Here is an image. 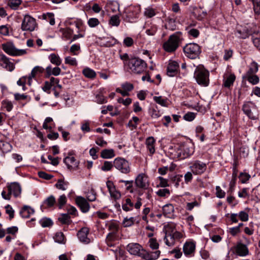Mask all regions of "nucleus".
<instances>
[{
  "mask_svg": "<svg viewBox=\"0 0 260 260\" xmlns=\"http://www.w3.org/2000/svg\"><path fill=\"white\" fill-rule=\"evenodd\" d=\"M101 156L103 158H111L115 156L114 151L112 149H104L101 151Z\"/></svg>",
  "mask_w": 260,
  "mask_h": 260,
  "instance_id": "cd10ccee",
  "label": "nucleus"
},
{
  "mask_svg": "<svg viewBox=\"0 0 260 260\" xmlns=\"http://www.w3.org/2000/svg\"><path fill=\"white\" fill-rule=\"evenodd\" d=\"M83 75L89 78H94L96 76L95 72L92 69L87 68L83 70Z\"/></svg>",
  "mask_w": 260,
  "mask_h": 260,
  "instance_id": "e433bc0d",
  "label": "nucleus"
},
{
  "mask_svg": "<svg viewBox=\"0 0 260 260\" xmlns=\"http://www.w3.org/2000/svg\"><path fill=\"white\" fill-rule=\"evenodd\" d=\"M2 104L3 108L6 109L8 112L11 111L13 107L12 102L8 100L3 101Z\"/></svg>",
  "mask_w": 260,
  "mask_h": 260,
  "instance_id": "864d4df0",
  "label": "nucleus"
},
{
  "mask_svg": "<svg viewBox=\"0 0 260 260\" xmlns=\"http://www.w3.org/2000/svg\"><path fill=\"white\" fill-rule=\"evenodd\" d=\"M236 36L241 39H246L250 35V32L246 28L243 27H240L237 29Z\"/></svg>",
  "mask_w": 260,
  "mask_h": 260,
  "instance_id": "a878e982",
  "label": "nucleus"
},
{
  "mask_svg": "<svg viewBox=\"0 0 260 260\" xmlns=\"http://www.w3.org/2000/svg\"><path fill=\"white\" fill-rule=\"evenodd\" d=\"M121 87L124 89L127 93L134 89V86L132 83L125 82L121 85Z\"/></svg>",
  "mask_w": 260,
  "mask_h": 260,
  "instance_id": "bf43d9fd",
  "label": "nucleus"
},
{
  "mask_svg": "<svg viewBox=\"0 0 260 260\" xmlns=\"http://www.w3.org/2000/svg\"><path fill=\"white\" fill-rule=\"evenodd\" d=\"M0 66L10 72L13 71L15 68L14 63L4 54L0 55Z\"/></svg>",
  "mask_w": 260,
  "mask_h": 260,
  "instance_id": "4468645a",
  "label": "nucleus"
},
{
  "mask_svg": "<svg viewBox=\"0 0 260 260\" xmlns=\"http://www.w3.org/2000/svg\"><path fill=\"white\" fill-rule=\"evenodd\" d=\"M252 41L254 46L260 50V34L253 36Z\"/></svg>",
  "mask_w": 260,
  "mask_h": 260,
  "instance_id": "c03bdc74",
  "label": "nucleus"
},
{
  "mask_svg": "<svg viewBox=\"0 0 260 260\" xmlns=\"http://www.w3.org/2000/svg\"><path fill=\"white\" fill-rule=\"evenodd\" d=\"M176 224L173 222H169L166 226V233H172L174 232Z\"/></svg>",
  "mask_w": 260,
  "mask_h": 260,
  "instance_id": "3c124183",
  "label": "nucleus"
},
{
  "mask_svg": "<svg viewBox=\"0 0 260 260\" xmlns=\"http://www.w3.org/2000/svg\"><path fill=\"white\" fill-rule=\"evenodd\" d=\"M12 148L11 145L7 142L3 141H0V150L3 153H8L10 152Z\"/></svg>",
  "mask_w": 260,
  "mask_h": 260,
  "instance_id": "bb28decb",
  "label": "nucleus"
},
{
  "mask_svg": "<svg viewBox=\"0 0 260 260\" xmlns=\"http://www.w3.org/2000/svg\"><path fill=\"white\" fill-rule=\"evenodd\" d=\"M7 190L9 191L11 196L13 194L16 198L19 197L21 192L20 185L16 182L12 183L8 185Z\"/></svg>",
  "mask_w": 260,
  "mask_h": 260,
  "instance_id": "f3484780",
  "label": "nucleus"
},
{
  "mask_svg": "<svg viewBox=\"0 0 260 260\" xmlns=\"http://www.w3.org/2000/svg\"><path fill=\"white\" fill-rule=\"evenodd\" d=\"M175 239L172 233H166L164 240L166 244L168 246H172L174 245Z\"/></svg>",
  "mask_w": 260,
  "mask_h": 260,
  "instance_id": "c85d7f7f",
  "label": "nucleus"
},
{
  "mask_svg": "<svg viewBox=\"0 0 260 260\" xmlns=\"http://www.w3.org/2000/svg\"><path fill=\"white\" fill-rule=\"evenodd\" d=\"M126 249L131 254L139 256L146 260L156 259L160 254L159 250L148 252L143 248L141 245L137 243L128 244Z\"/></svg>",
  "mask_w": 260,
  "mask_h": 260,
  "instance_id": "f257e3e1",
  "label": "nucleus"
},
{
  "mask_svg": "<svg viewBox=\"0 0 260 260\" xmlns=\"http://www.w3.org/2000/svg\"><path fill=\"white\" fill-rule=\"evenodd\" d=\"M233 249L235 250V252L240 256H245L249 253L247 246L241 242H238L233 247Z\"/></svg>",
  "mask_w": 260,
  "mask_h": 260,
  "instance_id": "ddd939ff",
  "label": "nucleus"
},
{
  "mask_svg": "<svg viewBox=\"0 0 260 260\" xmlns=\"http://www.w3.org/2000/svg\"><path fill=\"white\" fill-rule=\"evenodd\" d=\"M45 70L47 77H49L51 75L58 76L61 72V69L59 67H56L52 69L51 66H48Z\"/></svg>",
  "mask_w": 260,
  "mask_h": 260,
  "instance_id": "5701e85b",
  "label": "nucleus"
},
{
  "mask_svg": "<svg viewBox=\"0 0 260 260\" xmlns=\"http://www.w3.org/2000/svg\"><path fill=\"white\" fill-rule=\"evenodd\" d=\"M49 59L50 62L57 66H58L61 63V59L57 55L52 53L49 56Z\"/></svg>",
  "mask_w": 260,
  "mask_h": 260,
  "instance_id": "c756f323",
  "label": "nucleus"
},
{
  "mask_svg": "<svg viewBox=\"0 0 260 260\" xmlns=\"http://www.w3.org/2000/svg\"><path fill=\"white\" fill-rule=\"evenodd\" d=\"M67 199L64 194L60 196L57 200L58 205L60 209L62 208L67 203Z\"/></svg>",
  "mask_w": 260,
  "mask_h": 260,
  "instance_id": "8fccbe9b",
  "label": "nucleus"
},
{
  "mask_svg": "<svg viewBox=\"0 0 260 260\" xmlns=\"http://www.w3.org/2000/svg\"><path fill=\"white\" fill-rule=\"evenodd\" d=\"M174 210V207L172 204H166L162 208L164 215L169 218L173 216Z\"/></svg>",
  "mask_w": 260,
  "mask_h": 260,
  "instance_id": "393cba45",
  "label": "nucleus"
},
{
  "mask_svg": "<svg viewBox=\"0 0 260 260\" xmlns=\"http://www.w3.org/2000/svg\"><path fill=\"white\" fill-rule=\"evenodd\" d=\"M245 78L252 85L257 84L259 81L258 77L254 74L245 75Z\"/></svg>",
  "mask_w": 260,
  "mask_h": 260,
  "instance_id": "7c9ffc66",
  "label": "nucleus"
},
{
  "mask_svg": "<svg viewBox=\"0 0 260 260\" xmlns=\"http://www.w3.org/2000/svg\"><path fill=\"white\" fill-rule=\"evenodd\" d=\"M55 203V199L54 196H50L47 198L44 201V203L48 207H51L53 206Z\"/></svg>",
  "mask_w": 260,
  "mask_h": 260,
  "instance_id": "6e6d98bb",
  "label": "nucleus"
},
{
  "mask_svg": "<svg viewBox=\"0 0 260 260\" xmlns=\"http://www.w3.org/2000/svg\"><path fill=\"white\" fill-rule=\"evenodd\" d=\"M149 113L152 118L156 119L161 116L159 111H157L154 108H151L149 110Z\"/></svg>",
  "mask_w": 260,
  "mask_h": 260,
  "instance_id": "5fc2aeb1",
  "label": "nucleus"
},
{
  "mask_svg": "<svg viewBox=\"0 0 260 260\" xmlns=\"http://www.w3.org/2000/svg\"><path fill=\"white\" fill-rule=\"evenodd\" d=\"M54 239L55 242L61 243L64 240V235L61 232L57 233L55 234Z\"/></svg>",
  "mask_w": 260,
  "mask_h": 260,
  "instance_id": "052dcab7",
  "label": "nucleus"
},
{
  "mask_svg": "<svg viewBox=\"0 0 260 260\" xmlns=\"http://www.w3.org/2000/svg\"><path fill=\"white\" fill-rule=\"evenodd\" d=\"M194 77L197 83L203 86H207L209 83V72L203 67L197 68Z\"/></svg>",
  "mask_w": 260,
  "mask_h": 260,
  "instance_id": "7ed1b4c3",
  "label": "nucleus"
},
{
  "mask_svg": "<svg viewBox=\"0 0 260 260\" xmlns=\"http://www.w3.org/2000/svg\"><path fill=\"white\" fill-rule=\"evenodd\" d=\"M196 117V114L193 112H188L186 113L184 116L183 118L188 121H192Z\"/></svg>",
  "mask_w": 260,
  "mask_h": 260,
  "instance_id": "e2e57ef3",
  "label": "nucleus"
},
{
  "mask_svg": "<svg viewBox=\"0 0 260 260\" xmlns=\"http://www.w3.org/2000/svg\"><path fill=\"white\" fill-rule=\"evenodd\" d=\"M236 77L234 74L230 75L224 81L223 85L225 87H230L233 84Z\"/></svg>",
  "mask_w": 260,
  "mask_h": 260,
  "instance_id": "c9c22d12",
  "label": "nucleus"
},
{
  "mask_svg": "<svg viewBox=\"0 0 260 260\" xmlns=\"http://www.w3.org/2000/svg\"><path fill=\"white\" fill-rule=\"evenodd\" d=\"M242 110L250 119H256L258 116V110L256 105L252 102L245 103L242 107Z\"/></svg>",
  "mask_w": 260,
  "mask_h": 260,
  "instance_id": "423d86ee",
  "label": "nucleus"
},
{
  "mask_svg": "<svg viewBox=\"0 0 260 260\" xmlns=\"http://www.w3.org/2000/svg\"><path fill=\"white\" fill-rule=\"evenodd\" d=\"M149 247L152 249H157L159 247V244L155 238H151L148 242Z\"/></svg>",
  "mask_w": 260,
  "mask_h": 260,
  "instance_id": "49530a36",
  "label": "nucleus"
},
{
  "mask_svg": "<svg viewBox=\"0 0 260 260\" xmlns=\"http://www.w3.org/2000/svg\"><path fill=\"white\" fill-rule=\"evenodd\" d=\"M207 168V164L201 160H196L190 162L189 169L196 175H200L205 172Z\"/></svg>",
  "mask_w": 260,
  "mask_h": 260,
  "instance_id": "0eeeda50",
  "label": "nucleus"
},
{
  "mask_svg": "<svg viewBox=\"0 0 260 260\" xmlns=\"http://www.w3.org/2000/svg\"><path fill=\"white\" fill-rule=\"evenodd\" d=\"M109 230L111 231L110 233H115L118 229V225L116 223L112 222L109 225Z\"/></svg>",
  "mask_w": 260,
  "mask_h": 260,
  "instance_id": "774afa93",
  "label": "nucleus"
},
{
  "mask_svg": "<svg viewBox=\"0 0 260 260\" xmlns=\"http://www.w3.org/2000/svg\"><path fill=\"white\" fill-rule=\"evenodd\" d=\"M179 69V64L175 61H171L167 68V74L170 77L174 76L178 72Z\"/></svg>",
  "mask_w": 260,
  "mask_h": 260,
  "instance_id": "aec40b11",
  "label": "nucleus"
},
{
  "mask_svg": "<svg viewBox=\"0 0 260 260\" xmlns=\"http://www.w3.org/2000/svg\"><path fill=\"white\" fill-rule=\"evenodd\" d=\"M124 64H126V63L124 62ZM126 64L131 72L135 74L142 73L147 67V64L145 61L138 57H134L129 59Z\"/></svg>",
  "mask_w": 260,
  "mask_h": 260,
  "instance_id": "f03ea898",
  "label": "nucleus"
},
{
  "mask_svg": "<svg viewBox=\"0 0 260 260\" xmlns=\"http://www.w3.org/2000/svg\"><path fill=\"white\" fill-rule=\"evenodd\" d=\"M134 207V203L132 202L131 200L127 198L125 200V202L122 205V209L125 211H129L132 210Z\"/></svg>",
  "mask_w": 260,
  "mask_h": 260,
  "instance_id": "473e14b6",
  "label": "nucleus"
},
{
  "mask_svg": "<svg viewBox=\"0 0 260 260\" xmlns=\"http://www.w3.org/2000/svg\"><path fill=\"white\" fill-rule=\"evenodd\" d=\"M106 186L111 197L115 200L119 199L121 198L120 192L117 190L112 181L108 180L106 182Z\"/></svg>",
  "mask_w": 260,
  "mask_h": 260,
  "instance_id": "2eb2a0df",
  "label": "nucleus"
},
{
  "mask_svg": "<svg viewBox=\"0 0 260 260\" xmlns=\"http://www.w3.org/2000/svg\"><path fill=\"white\" fill-rule=\"evenodd\" d=\"M64 62L65 63L70 66H76L77 65V61L76 59L71 56H67L65 57Z\"/></svg>",
  "mask_w": 260,
  "mask_h": 260,
  "instance_id": "37998d69",
  "label": "nucleus"
},
{
  "mask_svg": "<svg viewBox=\"0 0 260 260\" xmlns=\"http://www.w3.org/2000/svg\"><path fill=\"white\" fill-rule=\"evenodd\" d=\"M69 185L68 182L64 181L62 179H59L57 183L55 184V187L62 190H66Z\"/></svg>",
  "mask_w": 260,
  "mask_h": 260,
  "instance_id": "72a5a7b5",
  "label": "nucleus"
},
{
  "mask_svg": "<svg viewBox=\"0 0 260 260\" xmlns=\"http://www.w3.org/2000/svg\"><path fill=\"white\" fill-rule=\"evenodd\" d=\"M35 212L34 209L30 206L25 205L20 211V214L23 218H28Z\"/></svg>",
  "mask_w": 260,
  "mask_h": 260,
  "instance_id": "4be33fe9",
  "label": "nucleus"
},
{
  "mask_svg": "<svg viewBox=\"0 0 260 260\" xmlns=\"http://www.w3.org/2000/svg\"><path fill=\"white\" fill-rule=\"evenodd\" d=\"M134 223V218L131 217L129 218H125L123 221V224L124 227H128L133 225Z\"/></svg>",
  "mask_w": 260,
  "mask_h": 260,
  "instance_id": "0e129e2a",
  "label": "nucleus"
},
{
  "mask_svg": "<svg viewBox=\"0 0 260 260\" xmlns=\"http://www.w3.org/2000/svg\"><path fill=\"white\" fill-rule=\"evenodd\" d=\"M88 24L90 27H94L100 24V21L96 18H91L88 20Z\"/></svg>",
  "mask_w": 260,
  "mask_h": 260,
  "instance_id": "4d7b16f0",
  "label": "nucleus"
},
{
  "mask_svg": "<svg viewBox=\"0 0 260 260\" xmlns=\"http://www.w3.org/2000/svg\"><path fill=\"white\" fill-rule=\"evenodd\" d=\"M44 71V69L42 67L36 66L32 70L30 74L28 77V84H31L30 81L34 78L38 74L42 73Z\"/></svg>",
  "mask_w": 260,
  "mask_h": 260,
  "instance_id": "b1692460",
  "label": "nucleus"
},
{
  "mask_svg": "<svg viewBox=\"0 0 260 260\" xmlns=\"http://www.w3.org/2000/svg\"><path fill=\"white\" fill-rule=\"evenodd\" d=\"M58 219L62 224H69L71 222L70 216L68 214H62Z\"/></svg>",
  "mask_w": 260,
  "mask_h": 260,
  "instance_id": "4c0bfd02",
  "label": "nucleus"
},
{
  "mask_svg": "<svg viewBox=\"0 0 260 260\" xmlns=\"http://www.w3.org/2000/svg\"><path fill=\"white\" fill-rule=\"evenodd\" d=\"M196 249V244L192 242H186L183 247L184 254L188 256L194 255Z\"/></svg>",
  "mask_w": 260,
  "mask_h": 260,
  "instance_id": "dca6fc26",
  "label": "nucleus"
},
{
  "mask_svg": "<svg viewBox=\"0 0 260 260\" xmlns=\"http://www.w3.org/2000/svg\"><path fill=\"white\" fill-rule=\"evenodd\" d=\"M157 27L156 25H152L146 30V33L149 36H154L156 32Z\"/></svg>",
  "mask_w": 260,
  "mask_h": 260,
  "instance_id": "603ef678",
  "label": "nucleus"
},
{
  "mask_svg": "<svg viewBox=\"0 0 260 260\" xmlns=\"http://www.w3.org/2000/svg\"><path fill=\"white\" fill-rule=\"evenodd\" d=\"M180 38L178 35L175 34L170 36L169 40L163 45L164 50L168 52L175 51L178 47Z\"/></svg>",
  "mask_w": 260,
  "mask_h": 260,
  "instance_id": "39448f33",
  "label": "nucleus"
},
{
  "mask_svg": "<svg viewBox=\"0 0 260 260\" xmlns=\"http://www.w3.org/2000/svg\"><path fill=\"white\" fill-rule=\"evenodd\" d=\"M156 193L158 196L164 197L170 194V190L167 188L160 189L157 191Z\"/></svg>",
  "mask_w": 260,
  "mask_h": 260,
  "instance_id": "680f3d73",
  "label": "nucleus"
},
{
  "mask_svg": "<svg viewBox=\"0 0 260 260\" xmlns=\"http://www.w3.org/2000/svg\"><path fill=\"white\" fill-rule=\"evenodd\" d=\"M21 3V0H9L8 5L13 10H17Z\"/></svg>",
  "mask_w": 260,
  "mask_h": 260,
  "instance_id": "f704fd0d",
  "label": "nucleus"
},
{
  "mask_svg": "<svg viewBox=\"0 0 260 260\" xmlns=\"http://www.w3.org/2000/svg\"><path fill=\"white\" fill-rule=\"evenodd\" d=\"M89 234V229L87 228H82L77 234L79 240L85 244H88L90 242L89 238L87 237Z\"/></svg>",
  "mask_w": 260,
  "mask_h": 260,
  "instance_id": "a211bd4d",
  "label": "nucleus"
},
{
  "mask_svg": "<svg viewBox=\"0 0 260 260\" xmlns=\"http://www.w3.org/2000/svg\"><path fill=\"white\" fill-rule=\"evenodd\" d=\"M5 209L6 213L9 214V218L10 220H11L14 217V210L13 209L12 207L9 205L6 206Z\"/></svg>",
  "mask_w": 260,
  "mask_h": 260,
  "instance_id": "13d9d810",
  "label": "nucleus"
},
{
  "mask_svg": "<svg viewBox=\"0 0 260 260\" xmlns=\"http://www.w3.org/2000/svg\"><path fill=\"white\" fill-rule=\"evenodd\" d=\"M155 140L153 137H149L146 140L145 144L150 154L152 155L155 151L154 144Z\"/></svg>",
  "mask_w": 260,
  "mask_h": 260,
  "instance_id": "412c9836",
  "label": "nucleus"
},
{
  "mask_svg": "<svg viewBox=\"0 0 260 260\" xmlns=\"http://www.w3.org/2000/svg\"><path fill=\"white\" fill-rule=\"evenodd\" d=\"M86 198L89 202H93L96 200V192L93 189L87 192Z\"/></svg>",
  "mask_w": 260,
  "mask_h": 260,
  "instance_id": "a19ab883",
  "label": "nucleus"
},
{
  "mask_svg": "<svg viewBox=\"0 0 260 260\" xmlns=\"http://www.w3.org/2000/svg\"><path fill=\"white\" fill-rule=\"evenodd\" d=\"M75 202L82 212L86 213L89 210L90 205L84 198L78 196L75 199Z\"/></svg>",
  "mask_w": 260,
  "mask_h": 260,
  "instance_id": "9b49d317",
  "label": "nucleus"
},
{
  "mask_svg": "<svg viewBox=\"0 0 260 260\" xmlns=\"http://www.w3.org/2000/svg\"><path fill=\"white\" fill-rule=\"evenodd\" d=\"M240 219L242 221H247L248 220L249 216L247 213L245 211H241L238 215Z\"/></svg>",
  "mask_w": 260,
  "mask_h": 260,
  "instance_id": "338daca9",
  "label": "nucleus"
},
{
  "mask_svg": "<svg viewBox=\"0 0 260 260\" xmlns=\"http://www.w3.org/2000/svg\"><path fill=\"white\" fill-rule=\"evenodd\" d=\"M80 50V46L79 44H73L70 49V52L74 55H77L78 51Z\"/></svg>",
  "mask_w": 260,
  "mask_h": 260,
  "instance_id": "09e8293b",
  "label": "nucleus"
},
{
  "mask_svg": "<svg viewBox=\"0 0 260 260\" xmlns=\"http://www.w3.org/2000/svg\"><path fill=\"white\" fill-rule=\"evenodd\" d=\"M114 167L123 174H128L131 171L129 162L122 158H115L114 160Z\"/></svg>",
  "mask_w": 260,
  "mask_h": 260,
  "instance_id": "9d476101",
  "label": "nucleus"
},
{
  "mask_svg": "<svg viewBox=\"0 0 260 260\" xmlns=\"http://www.w3.org/2000/svg\"><path fill=\"white\" fill-rule=\"evenodd\" d=\"M135 182L137 187L140 188L146 189L149 186L147 177L143 173L138 175Z\"/></svg>",
  "mask_w": 260,
  "mask_h": 260,
  "instance_id": "f8f14e48",
  "label": "nucleus"
},
{
  "mask_svg": "<svg viewBox=\"0 0 260 260\" xmlns=\"http://www.w3.org/2000/svg\"><path fill=\"white\" fill-rule=\"evenodd\" d=\"M3 50L11 56H20L26 53L24 49H18L11 42H8L2 45Z\"/></svg>",
  "mask_w": 260,
  "mask_h": 260,
  "instance_id": "6e6552de",
  "label": "nucleus"
},
{
  "mask_svg": "<svg viewBox=\"0 0 260 260\" xmlns=\"http://www.w3.org/2000/svg\"><path fill=\"white\" fill-rule=\"evenodd\" d=\"M63 162L69 169H77L79 165V161L74 156H68L64 158Z\"/></svg>",
  "mask_w": 260,
  "mask_h": 260,
  "instance_id": "6ab92c4d",
  "label": "nucleus"
},
{
  "mask_svg": "<svg viewBox=\"0 0 260 260\" xmlns=\"http://www.w3.org/2000/svg\"><path fill=\"white\" fill-rule=\"evenodd\" d=\"M144 14L147 18H151L156 15L155 10L150 7H147L145 8Z\"/></svg>",
  "mask_w": 260,
  "mask_h": 260,
  "instance_id": "58836bf2",
  "label": "nucleus"
},
{
  "mask_svg": "<svg viewBox=\"0 0 260 260\" xmlns=\"http://www.w3.org/2000/svg\"><path fill=\"white\" fill-rule=\"evenodd\" d=\"M250 177V175L246 173H241L239 176L242 183H246L249 180Z\"/></svg>",
  "mask_w": 260,
  "mask_h": 260,
  "instance_id": "de8ad7c7",
  "label": "nucleus"
},
{
  "mask_svg": "<svg viewBox=\"0 0 260 260\" xmlns=\"http://www.w3.org/2000/svg\"><path fill=\"white\" fill-rule=\"evenodd\" d=\"M153 100L157 104L160 105L165 107L167 106V99L162 98L161 96H154Z\"/></svg>",
  "mask_w": 260,
  "mask_h": 260,
  "instance_id": "a18cd8bd",
  "label": "nucleus"
},
{
  "mask_svg": "<svg viewBox=\"0 0 260 260\" xmlns=\"http://www.w3.org/2000/svg\"><path fill=\"white\" fill-rule=\"evenodd\" d=\"M37 26L36 19L29 15H25L21 24V29L23 31H32Z\"/></svg>",
  "mask_w": 260,
  "mask_h": 260,
  "instance_id": "1a4fd4ad",
  "label": "nucleus"
},
{
  "mask_svg": "<svg viewBox=\"0 0 260 260\" xmlns=\"http://www.w3.org/2000/svg\"><path fill=\"white\" fill-rule=\"evenodd\" d=\"M113 166L114 161H105L101 167V170L105 172L109 171L111 170Z\"/></svg>",
  "mask_w": 260,
  "mask_h": 260,
  "instance_id": "ea45409f",
  "label": "nucleus"
},
{
  "mask_svg": "<svg viewBox=\"0 0 260 260\" xmlns=\"http://www.w3.org/2000/svg\"><path fill=\"white\" fill-rule=\"evenodd\" d=\"M183 51L185 55L190 59L197 58L201 52L200 46L196 43L186 44L183 48Z\"/></svg>",
  "mask_w": 260,
  "mask_h": 260,
  "instance_id": "20e7f679",
  "label": "nucleus"
},
{
  "mask_svg": "<svg viewBox=\"0 0 260 260\" xmlns=\"http://www.w3.org/2000/svg\"><path fill=\"white\" fill-rule=\"evenodd\" d=\"M216 195L218 198H223L225 197V192L219 186H216Z\"/></svg>",
  "mask_w": 260,
  "mask_h": 260,
  "instance_id": "69168bd1",
  "label": "nucleus"
},
{
  "mask_svg": "<svg viewBox=\"0 0 260 260\" xmlns=\"http://www.w3.org/2000/svg\"><path fill=\"white\" fill-rule=\"evenodd\" d=\"M258 66L257 63L255 61H252L249 66V70L246 75L255 74L258 71Z\"/></svg>",
  "mask_w": 260,
  "mask_h": 260,
  "instance_id": "2f4dec72",
  "label": "nucleus"
},
{
  "mask_svg": "<svg viewBox=\"0 0 260 260\" xmlns=\"http://www.w3.org/2000/svg\"><path fill=\"white\" fill-rule=\"evenodd\" d=\"M120 22L119 17L117 15L112 16L110 20L109 23L112 26H118Z\"/></svg>",
  "mask_w": 260,
  "mask_h": 260,
  "instance_id": "79ce46f5",
  "label": "nucleus"
}]
</instances>
